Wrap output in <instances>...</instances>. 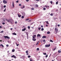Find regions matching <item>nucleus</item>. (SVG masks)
<instances>
[{"label": "nucleus", "mask_w": 61, "mask_h": 61, "mask_svg": "<svg viewBox=\"0 0 61 61\" xmlns=\"http://www.w3.org/2000/svg\"><path fill=\"white\" fill-rule=\"evenodd\" d=\"M13 20L12 19H10L9 20V22H10V23H11V25H13Z\"/></svg>", "instance_id": "obj_1"}, {"label": "nucleus", "mask_w": 61, "mask_h": 61, "mask_svg": "<svg viewBox=\"0 0 61 61\" xmlns=\"http://www.w3.org/2000/svg\"><path fill=\"white\" fill-rule=\"evenodd\" d=\"M4 37H5V39L6 38H7L8 39H10V37H9L8 36H4Z\"/></svg>", "instance_id": "obj_2"}, {"label": "nucleus", "mask_w": 61, "mask_h": 61, "mask_svg": "<svg viewBox=\"0 0 61 61\" xmlns=\"http://www.w3.org/2000/svg\"><path fill=\"white\" fill-rule=\"evenodd\" d=\"M50 46V44H49V45H46L45 46V47H49Z\"/></svg>", "instance_id": "obj_3"}, {"label": "nucleus", "mask_w": 61, "mask_h": 61, "mask_svg": "<svg viewBox=\"0 0 61 61\" xmlns=\"http://www.w3.org/2000/svg\"><path fill=\"white\" fill-rule=\"evenodd\" d=\"M55 30L56 33H57V31H58V29H57V28H56L55 29Z\"/></svg>", "instance_id": "obj_4"}, {"label": "nucleus", "mask_w": 61, "mask_h": 61, "mask_svg": "<svg viewBox=\"0 0 61 61\" xmlns=\"http://www.w3.org/2000/svg\"><path fill=\"white\" fill-rule=\"evenodd\" d=\"M45 7H46V8H47V9H49V6L47 5H45Z\"/></svg>", "instance_id": "obj_5"}, {"label": "nucleus", "mask_w": 61, "mask_h": 61, "mask_svg": "<svg viewBox=\"0 0 61 61\" xmlns=\"http://www.w3.org/2000/svg\"><path fill=\"white\" fill-rule=\"evenodd\" d=\"M3 2L4 4H6L7 3V1H6L5 0H4Z\"/></svg>", "instance_id": "obj_6"}, {"label": "nucleus", "mask_w": 61, "mask_h": 61, "mask_svg": "<svg viewBox=\"0 0 61 61\" xmlns=\"http://www.w3.org/2000/svg\"><path fill=\"white\" fill-rule=\"evenodd\" d=\"M26 30V28L25 27L24 29L22 30V31H25Z\"/></svg>", "instance_id": "obj_7"}, {"label": "nucleus", "mask_w": 61, "mask_h": 61, "mask_svg": "<svg viewBox=\"0 0 61 61\" xmlns=\"http://www.w3.org/2000/svg\"><path fill=\"white\" fill-rule=\"evenodd\" d=\"M37 37H40L41 36V35L38 34L37 35Z\"/></svg>", "instance_id": "obj_8"}, {"label": "nucleus", "mask_w": 61, "mask_h": 61, "mask_svg": "<svg viewBox=\"0 0 61 61\" xmlns=\"http://www.w3.org/2000/svg\"><path fill=\"white\" fill-rule=\"evenodd\" d=\"M46 37V36H44L42 37V38H45Z\"/></svg>", "instance_id": "obj_9"}, {"label": "nucleus", "mask_w": 61, "mask_h": 61, "mask_svg": "<svg viewBox=\"0 0 61 61\" xmlns=\"http://www.w3.org/2000/svg\"><path fill=\"white\" fill-rule=\"evenodd\" d=\"M32 40L34 41H36V39L35 38H33L32 39Z\"/></svg>", "instance_id": "obj_10"}, {"label": "nucleus", "mask_w": 61, "mask_h": 61, "mask_svg": "<svg viewBox=\"0 0 61 61\" xmlns=\"http://www.w3.org/2000/svg\"><path fill=\"white\" fill-rule=\"evenodd\" d=\"M6 20L8 22H9V20H8V19H6Z\"/></svg>", "instance_id": "obj_11"}, {"label": "nucleus", "mask_w": 61, "mask_h": 61, "mask_svg": "<svg viewBox=\"0 0 61 61\" xmlns=\"http://www.w3.org/2000/svg\"><path fill=\"white\" fill-rule=\"evenodd\" d=\"M18 17H21V15H20L19 14L18 15Z\"/></svg>", "instance_id": "obj_12"}, {"label": "nucleus", "mask_w": 61, "mask_h": 61, "mask_svg": "<svg viewBox=\"0 0 61 61\" xmlns=\"http://www.w3.org/2000/svg\"><path fill=\"white\" fill-rule=\"evenodd\" d=\"M36 7H38V5L36 4Z\"/></svg>", "instance_id": "obj_13"}, {"label": "nucleus", "mask_w": 61, "mask_h": 61, "mask_svg": "<svg viewBox=\"0 0 61 61\" xmlns=\"http://www.w3.org/2000/svg\"><path fill=\"white\" fill-rule=\"evenodd\" d=\"M39 41H38L36 44V45H37L39 44Z\"/></svg>", "instance_id": "obj_14"}, {"label": "nucleus", "mask_w": 61, "mask_h": 61, "mask_svg": "<svg viewBox=\"0 0 61 61\" xmlns=\"http://www.w3.org/2000/svg\"><path fill=\"white\" fill-rule=\"evenodd\" d=\"M12 34L14 35H16V34L15 33H12Z\"/></svg>", "instance_id": "obj_15"}, {"label": "nucleus", "mask_w": 61, "mask_h": 61, "mask_svg": "<svg viewBox=\"0 0 61 61\" xmlns=\"http://www.w3.org/2000/svg\"><path fill=\"white\" fill-rule=\"evenodd\" d=\"M30 61H32V59L31 58H30Z\"/></svg>", "instance_id": "obj_16"}, {"label": "nucleus", "mask_w": 61, "mask_h": 61, "mask_svg": "<svg viewBox=\"0 0 61 61\" xmlns=\"http://www.w3.org/2000/svg\"><path fill=\"white\" fill-rule=\"evenodd\" d=\"M8 43L10 44H11V41H8Z\"/></svg>", "instance_id": "obj_17"}, {"label": "nucleus", "mask_w": 61, "mask_h": 61, "mask_svg": "<svg viewBox=\"0 0 61 61\" xmlns=\"http://www.w3.org/2000/svg\"><path fill=\"white\" fill-rule=\"evenodd\" d=\"M12 52H15V50L13 49L12 50Z\"/></svg>", "instance_id": "obj_18"}, {"label": "nucleus", "mask_w": 61, "mask_h": 61, "mask_svg": "<svg viewBox=\"0 0 61 61\" xmlns=\"http://www.w3.org/2000/svg\"><path fill=\"white\" fill-rule=\"evenodd\" d=\"M56 47H55L54 49H53V51H55V50L56 49Z\"/></svg>", "instance_id": "obj_19"}, {"label": "nucleus", "mask_w": 61, "mask_h": 61, "mask_svg": "<svg viewBox=\"0 0 61 61\" xmlns=\"http://www.w3.org/2000/svg\"><path fill=\"white\" fill-rule=\"evenodd\" d=\"M31 9L32 10H35V9L34 8H31Z\"/></svg>", "instance_id": "obj_20"}, {"label": "nucleus", "mask_w": 61, "mask_h": 61, "mask_svg": "<svg viewBox=\"0 0 61 61\" xmlns=\"http://www.w3.org/2000/svg\"><path fill=\"white\" fill-rule=\"evenodd\" d=\"M47 34H50V32L48 31L47 33Z\"/></svg>", "instance_id": "obj_21"}, {"label": "nucleus", "mask_w": 61, "mask_h": 61, "mask_svg": "<svg viewBox=\"0 0 61 61\" xmlns=\"http://www.w3.org/2000/svg\"><path fill=\"white\" fill-rule=\"evenodd\" d=\"M25 52H26V53H28V50L26 51Z\"/></svg>", "instance_id": "obj_22"}, {"label": "nucleus", "mask_w": 61, "mask_h": 61, "mask_svg": "<svg viewBox=\"0 0 61 61\" xmlns=\"http://www.w3.org/2000/svg\"><path fill=\"white\" fill-rule=\"evenodd\" d=\"M25 7V6L24 5L23 6V7H21V8H22V9H23V8H24Z\"/></svg>", "instance_id": "obj_23"}, {"label": "nucleus", "mask_w": 61, "mask_h": 61, "mask_svg": "<svg viewBox=\"0 0 61 61\" xmlns=\"http://www.w3.org/2000/svg\"><path fill=\"white\" fill-rule=\"evenodd\" d=\"M58 53H61V51L59 50L58 51Z\"/></svg>", "instance_id": "obj_24"}, {"label": "nucleus", "mask_w": 61, "mask_h": 61, "mask_svg": "<svg viewBox=\"0 0 61 61\" xmlns=\"http://www.w3.org/2000/svg\"><path fill=\"white\" fill-rule=\"evenodd\" d=\"M15 56V55H13L12 56H11V57H14V56Z\"/></svg>", "instance_id": "obj_25"}, {"label": "nucleus", "mask_w": 61, "mask_h": 61, "mask_svg": "<svg viewBox=\"0 0 61 61\" xmlns=\"http://www.w3.org/2000/svg\"><path fill=\"white\" fill-rule=\"evenodd\" d=\"M50 15L51 16H53V13H51L50 14Z\"/></svg>", "instance_id": "obj_26"}, {"label": "nucleus", "mask_w": 61, "mask_h": 61, "mask_svg": "<svg viewBox=\"0 0 61 61\" xmlns=\"http://www.w3.org/2000/svg\"><path fill=\"white\" fill-rule=\"evenodd\" d=\"M43 9L44 10H46V8H43Z\"/></svg>", "instance_id": "obj_27"}, {"label": "nucleus", "mask_w": 61, "mask_h": 61, "mask_svg": "<svg viewBox=\"0 0 61 61\" xmlns=\"http://www.w3.org/2000/svg\"><path fill=\"white\" fill-rule=\"evenodd\" d=\"M37 50L38 51V50H39V48H37Z\"/></svg>", "instance_id": "obj_28"}, {"label": "nucleus", "mask_w": 61, "mask_h": 61, "mask_svg": "<svg viewBox=\"0 0 61 61\" xmlns=\"http://www.w3.org/2000/svg\"><path fill=\"white\" fill-rule=\"evenodd\" d=\"M50 42H53V41L52 40H50Z\"/></svg>", "instance_id": "obj_29"}, {"label": "nucleus", "mask_w": 61, "mask_h": 61, "mask_svg": "<svg viewBox=\"0 0 61 61\" xmlns=\"http://www.w3.org/2000/svg\"><path fill=\"white\" fill-rule=\"evenodd\" d=\"M0 32L1 33H4V31H2Z\"/></svg>", "instance_id": "obj_30"}, {"label": "nucleus", "mask_w": 61, "mask_h": 61, "mask_svg": "<svg viewBox=\"0 0 61 61\" xmlns=\"http://www.w3.org/2000/svg\"><path fill=\"white\" fill-rule=\"evenodd\" d=\"M44 30V28H42L41 29V31H43Z\"/></svg>", "instance_id": "obj_31"}, {"label": "nucleus", "mask_w": 61, "mask_h": 61, "mask_svg": "<svg viewBox=\"0 0 61 61\" xmlns=\"http://www.w3.org/2000/svg\"><path fill=\"white\" fill-rule=\"evenodd\" d=\"M43 42H45L46 41V40H45V39H44L43 40Z\"/></svg>", "instance_id": "obj_32"}, {"label": "nucleus", "mask_w": 61, "mask_h": 61, "mask_svg": "<svg viewBox=\"0 0 61 61\" xmlns=\"http://www.w3.org/2000/svg\"><path fill=\"white\" fill-rule=\"evenodd\" d=\"M38 29V30H40V29H41V28L39 27Z\"/></svg>", "instance_id": "obj_33"}, {"label": "nucleus", "mask_w": 61, "mask_h": 61, "mask_svg": "<svg viewBox=\"0 0 61 61\" xmlns=\"http://www.w3.org/2000/svg\"><path fill=\"white\" fill-rule=\"evenodd\" d=\"M28 29H30V26H28Z\"/></svg>", "instance_id": "obj_34"}, {"label": "nucleus", "mask_w": 61, "mask_h": 61, "mask_svg": "<svg viewBox=\"0 0 61 61\" xmlns=\"http://www.w3.org/2000/svg\"><path fill=\"white\" fill-rule=\"evenodd\" d=\"M21 18H24V16H21Z\"/></svg>", "instance_id": "obj_35"}, {"label": "nucleus", "mask_w": 61, "mask_h": 61, "mask_svg": "<svg viewBox=\"0 0 61 61\" xmlns=\"http://www.w3.org/2000/svg\"><path fill=\"white\" fill-rule=\"evenodd\" d=\"M31 57V56H28V58H30V57Z\"/></svg>", "instance_id": "obj_36"}, {"label": "nucleus", "mask_w": 61, "mask_h": 61, "mask_svg": "<svg viewBox=\"0 0 61 61\" xmlns=\"http://www.w3.org/2000/svg\"><path fill=\"white\" fill-rule=\"evenodd\" d=\"M29 19H26L25 20H26V21H28V20Z\"/></svg>", "instance_id": "obj_37"}, {"label": "nucleus", "mask_w": 61, "mask_h": 61, "mask_svg": "<svg viewBox=\"0 0 61 61\" xmlns=\"http://www.w3.org/2000/svg\"><path fill=\"white\" fill-rule=\"evenodd\" d=\"M13 7H14V2H13Z\"/></svg>", "instance_id": "obj_38"}, {"label": "nucleus", "mask_w": 61, "mask_h": 61, "mask_svg": "<svg viewBox=\"0 0 61 61\" xmlns=\"http://www.w3.org/2000/svg\"><path fill=\"white\" fill-rule=\"evenodd\" d=\"M26 35L27 36H28V32H27L26 33Z\"/></svg>", "instance_id": "obj_39"}, {"label": "nucleus", "mask_w": 61, "mask_h": 61, "mask_svg": "<svg viewBox=\"0 0 61 61\" xmlns=\"http://www.w3.org/2000/svg\"><path fill=\"white\" fill-rule=\"evenodd\" d=\"M33 36H34L35 37H36V35H33Z\"/></svg>", "instance_id": "obj_40"}, {"label": "nucleus", "mask_w": 61, "mask_h": 61, "mask_svg": "<svg viewBox=\"0 0 61 61\" xmlns=\"http://www.w3.org/2000/svg\"><path fill=\"white\" fill-rule=\"evenodd\" d=\"M46 24H49L48 23V21H46Z\"/></svg>", "instance_id": "obj_41"}, {"label": "nucleus", "mask_w": 61, "mask_h": 61, "mask_svg": "<svg viewBox=\"0 0 61 61\" xmlns=\"http://www.w3.org/2000/svg\"><path fill=\"white\" fill-rule=\"evenodd\" d=\"M4 8H5V7H6V6L5 5L4 6Z\"/></svg>", "instance_id": "obj_42"}, {"label": "nucleus", "mask_w": 61, "mask_h": 61, "mask_svg": "<svg viewBox=\"0 0 61 61\" xmlns=\"http://www.w3.org/2000/svg\"><path fill=\"white\" fill-rule=\"evenodd\" d=\"M50 3H51V4H52V3L53 2H52V1H50Z\"/></svg>", "instance_id": "obj_43"}, {"label": "nucleus", "mask_w": 61, "mask_h": 61, "mask_svg": "<svg viewBox=\"0 0 61 61\" xmlns=\"http://www.w3.org/2000/svg\"><path fill=\"white\" fill-rule=\"evenodd\" d=\"M6 46H7V47H8L9 46V45H6Z\"/></svg>", "instance_id": "obj_44"}, {"label": "nucleus", "mask_w": 61, "mask_h": 61, "mask_svg": "<svg viewBox=\"0 0 61 61\" xmlns=\"http://www.w3.org/2000/svg\"><path fill=\"white\" fill-rule=\"evenodd\" d=\"M5 23L3 22L2 23V25H5Z\"/></svg>", "instance_id": "obj_45"}, {"label": "nucleus", "mask_w": 61, "mask_h": 61, "mask_svg": "<svg viewBox=\"0 0 61 61\" xmlns=\"http://www.w3.org/2000/svg\"><path fill=\"white\" fill-rule=\"evenodd\" d=\"M5 10H6V9H5V10H4V12H5Z\"/></svg>", "instance_id": "obj_46"}, {"label": "nucleus", "mask_w": 61, "mask_h": 61, "mask_svg": "<svg viewBox=\"0 0 61 61\" xmlns=\"http://www.w3.org/2000/svg\"><path fill=\"white\" fill-rule=\"evenodd\" d=\"M46 57H47L48 56V55H47L46 56Z\"/></svg>", "instance_id": "obj_47"}, {"label": "nucleus", "mask_w": 61, "mask_h": 61, "mask_svg": "<svg viewBox=\"0 0 61 61\" xmlns=\"http://www.w3.org/2000/svg\"><path fill=\"white\" fill-rule=\"evenodd\" d=\"M18 2H19V1H18V0L16 1V3H18Z\"/></svg>", "instance_id": "obj_48"}, {"label": "nucleus", "mask_w": 61, "mask_h": 61, "mask_svg": "<svg viewBox=\"0 0 61 61\" xmlns=\"http://www.w3.org/2000/svg\"><path fill=\"white\" fill-rule=\"evenodd\" d=\"M56 4L57 5V4H58V2H56Z\"/></svg>", "instance_id": "obj_49"}, {"label": "nucleus", "mask_w": 61, "mask_h": 61, "mask_svg": "<svg viewBox=\"0 0 61 61\" xmlns=\"http://www.w3.org/2000/svg\"><path fill=\"white\" fill-rule=\"evenodd\" d=\"M32 37L33 38H35V37L34 36H32Z\"/></svg>", "instance_id": "obj_50"}, {"label": "nucleus", "mask_w": 61, "mask_h": 61, "mask_svg": "<svg viewBox=\"0 0 61 61\" xmlns=\"http://www.w3.org/2000/svg\"><path fill=\"white\" fill-rule=\"evenodd\" d=\"M43 55H46V53H45L43 54Z\"/></svg>", "instance_id": "obj_51"}, {"label": "nucleus", "mask_w": 61, "mask_h": 61, "mask_svg": "<svg viewBox=\"0 0 61 61\" xmlns=\"http://www.w3.org/2000/svg\"><path fill=\"white\" fill-rule=\"evenodd\" d=\"M41 27H42V28H43V25H41Z\"/></svg>", "instance_id": "obj_52"}, {"label": "nucleus", "mask_w": 61, "mask_h": 61, "mask_svg": "<svg viewBox=\"0 0 61 61\" xmlns=\"http://www.w3.org/2000/svg\"><path fill=\"white\" fill-rule=\"evenodd\" d=\"M14 58H16V56H14Z\"/></svg>", "instance_id": "obj_53"}, {"label": "nucleus", "mask_w": 61, "mask_h": 61, "mask_svg": "<svg viewBox=\"0 0 61 61\" xmlns=\"http://www.w3.org/2000/svg\"><path fill=\"white\" fill-rule=\"evenodd\" d=\"M21 4H19V6H21Z\"/></svg>", "instance_id": "obj_54"}, {"label": "nucleus", "mask_w": 61, "mask_h": 61, "mask_svg": "<svg viewBox=\"0 0 61 61\" xmlns=\"http://www.w3.org/2000/svg\"><path fill=\"white\" fill-rule=\"evenodd\" d=\"M15 24H17V22L16 21L15 22Z\"/></svg>", "instance_id": "obj_55"}, {"label": "nucleus", "mask_w": 61, "mask_h": 61, "mask_svg": "<svg viewBox=\"0 0 61 61\" xmlns=\"http://www.w3.org/2000/svg\"><path fill=\"white\" fill-rule=\"evenodd\" d=\"M58 27H59V26H60V25H58Z\"/></svg>", "instance_id": "obj_56"}, {"label": "nucleus", "mask_w": 61, "mask_h": 61, "mask_svg": "<svg viewBox=\"0 0 61 61\" xmlns=\"http://www.w3.org/2000/svg\"><path fill=\"white\" fill-rule=\"evenodd\" d=\"M19 44H17L16 46H19Z\"/></svg>", "instance_id": "obj_57"}, {"label": "nucleus", "mask_w": 61, "mask_h": 61, "mask_svg": "<svg viewBox=\"0 0 61 61\" xmlns=\"http://www.w3.org/2000/svg\"><path fill=\"white\" fill-rule=\"evenodd\" d=\"M26 2H28L29 1V0H26Z\"/></svg>", "instance_id": "obj_58"}, {"label": "nucleus", "mask_w": 61, "mask_h": 61, "mask_svg": "<svg viewBox=\"0 0 61 61\" xmlns=\"http://www.w3.org/2000/svg\"><path fill=\"white\" fill-rule=\"evenodd\" d=\"M3 45L2 44H1L0 45V46H2Z\"/></svg>", "instance_id": "obj_59"}, {"label": "nucleus", "mask_w": 61, "mask_h": 61, "mask_svg": "<svg viewBox=\"0 0 61 61\" xmlns=\"http://www.w3.org/2000/svg\"><path fill=\"white\" fill-rule=\"evenodd\" d=\"M36 1H38H38H40V0H36Z\"/></svg>", "instance_id": "obj_60"}, {"label": "nucleus", "mask_w": 61, "mask_h": 61, "mask_svg": "<svg viewBox=\"0 0 61 61\" xmlns=\"http://www.w3.org/2000/svg\"><path fill=\"white\" fill-rule=\"evenodd\" d=\"M2 26H0V28H2Z\"/></svg>", "instance_id": "obj_61"}, {"label": "nucleus", "mask_w": 61, "mask_h": 61, "mask_svg": "<svg viewBox=\"0 0 61 61\" xmlns=\"http://www.w3.org/2000/svg\"><path fill=\"white\" fill-rule=\"evenodd\" d=\"M27 55H29V54L28 53H27V54H26Z\"/></svg>", "instance_id": "obj_62"}, {"label": "nucleus", "mask_w": 61, "mask_h": 61, "mask_svg": "<svg viewBox=\"0 0 61 61\" xmlns=\"http://www.w3.org/2000/svg\"><path fill=\"white\" fill-rule=\"evenodd\" d=\"M13 29L12 28H11L10 29L11 30H12Z\"/></svg>", "instance_id": "obj_63"}, {"label": "nucleus", "mask_w": 61, "mask_h": 61, "mask_svg": "<svg viewBox=\"0 0 61 61\" xmlns=\"http://www.w3.org/2000/svg\"><path fill=\"white\" fill-rule=\"evenodd\" d=\"M2 46V47H4V46H3V45Z\"/></svg>", "instance_id": "obj_64"}]
</instances>
